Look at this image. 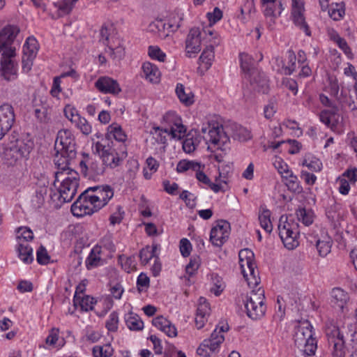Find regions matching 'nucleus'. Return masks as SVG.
Segmentation results:
<instances>
[{
	"label": "nucleus",
	"instance_id": "f257e3e1",
	"mask_svg": "<svg viewBox=\"0 0 357 357\" xmlns=\"http://www.w3.org/2000/svg\"><path fill=\"white\" fill-rule=\"evenodd\" d=\"M113 197V189L108 185L88 188L73 204L71 212L77 217L92 215L105 206Z\"/></svg>",
	"mask_w": 357,
	"mask_h": 357
},
{
	"label": "nucleus",
	"instance_id": "f03ea898",
	"mask_svg": "<svg viewBox=\"0 0 357 357\" xmlns=\"http://www.w3.org/2000/svg\"><path fill=\"white\" fill-rule=\"evenodd\" d=\"M202 132L207 144V149L214 153L216 161L223 160L225 152L229 148V137L224 130L223 126L219 122L211 120L202 126Z\"/></svg>",
	"mask_w": 357,
	"mask_h": 357
},
{
	"label": "nucleus",
	"instance_id": "7ed1b4c3",
	"mask_svg": "<svg viewBox=\"0 0 357 357\" xmlns=\"http://www.w3.org/2000/svg\"><path fill=\"white\" fill-rule=\"evenodd\" d=\"M79 185V174L73 169H63L55 174L53 186L58 191L61 203L70 202L75 196Z\"/></svg>",
	"mask_w": 357,
	"mask_h": 357
},
{
	"label": "nucleus",
	"instance_id": "20e7f679",
	"mask_svg": "<svg viewBox=\"0 0 357 357\" xmlns=\"http://www.w3.org/2000/svg\"><path fill=\"white\" fill-rule=\"evenodd\" d=\"M278 231L280 238L287 250H292L299 245L298 224L292 217L282 215L279 220Z\"/></svg>",
	"mask_w": 357,
	"mask_h": 357
},
{
	"label": "nucleus",
	"instance_id": "39448f33",
	"mask_svg": "<svg viewBox=\"0 0 357 357\" xmlns=\"http://www.w3.org/2000/svg\"><path fill=\"white\" fill-rule=\"evenodd\" d=\"M319 100L324 107L328 108L319 113L320 121L333 132L342 133V117L338 113L335 102L324 93L319 94Z\"/></svg>",
	"mask_w": 357,
	"mask_h": 357
},
{
	"label": "nucleus",
	"instance_id": "423d86ee",
	"mask_svg": "<svg viewBox=\"0 0 357 357\" xmlns=\"http://www.w3.org/2000/svg\"><path fill=\"white\" fill-rule=\"evenodd\" d=\"M239 268L245 280L250 288L257 287L260 279L258 277V271L254 261V253L250 249L241 250L238 253Z\"/></svg>",
	"mask_w": 357,
	"mask_h": 357
},
{
	"label": "nucleus",
	"instance_id": "0eeeda50",
	"mask_svg": "<svg viewBox=\"0 0 357 357\" xmlns=\"http://www.w3.org/2000/svg\"><path fill=\"white\" fill-rule=\"evenodd\" d=\"M294 342L298 348L307 356L315 353L317 341L313 337L312 326L308 321L299 323L296 328Z\"/></svg>",
	"mask_w": 357,
	"mask_h": 357
},
{
	"label": "nucleus",
	"instance_id": "6e6552de",
	"mask_svg": "<svg viewBox=\"0 0 357 357\" xmlns=\"http://www.w3.org/2000/svg\"><path fill=\"white\" fill-rule=\"evenodd\" d=\"M264 290L261 287L252 289L243 299L247 315L252 319H259L266 313Z\"/></svg>",
	"mask_w": 357,
	"mask_h": 357
},
{
	"label": "nucleus",
	"instance_id": "1a4fd4ad",
	"mask_svg": "<svg viewBox=\"0 0 357 357\" xmlns=\"http://www.w3.org/2000/svg\"><path fill=\"white\" fill-rule=\"evenodd\" d=\"M92 150L101 158L105 165L111 168L118 167L126 157V153L123 149L117 150L114 147L106 146L101 142H94Z\"/></svg>",
	"mask_w": 357,
	"mask_h": 357
},
{
	"label": "nucleus",
	"instance_id": "9d476101",
	"mask_svg": "<svg viewBox=\"0 0 357 357\" xmlns=\"http://www.w3.org/2000/svg\"><path fill=\"white\" fill-rule=\"evenodd\" d=\"M204 33L208 43L199 56V68L206 71L211 68L214 61V46L218 45L221 40L219 34L213 29H206Z\"/></svg>",
	"mask_w": 357,
	"mask_h": 357
},
{
	"label": "nucleus",
	"instance_id": "9b49d317",
	"mask_svg": "<svg viewBox=\"0 0 357 357\" xmlns=\"http://www.w3.org/2000/svg\"><path fill=\"white\" fill-rule=\"evenodd\" d=\"M161 124L174 139H181L185 135L186 127L181 116L175 111L169 110L165 112L162 116Z\"/></svg>",
	"mask_w": 357,
	"mask_h": 357
},
{
	"label": "nucleus",
	"instance_id": "f8f14e48",
	"mask_svg": "<svg viewBox=\"0 0 357 357\" xmlns=\"http://www.w3.org/2000/svg\"><path fill=\"white\" fill-rule=\"evenodd\" d=\"M205 28L203 31L199 27H193L190 29L185 42V54L188 57H194L201 50L202 43H208L206 36L204 33Z\"/></svg>",
	"mask_w": 357,
	"mask_h": 357
},
{
	"label": "nucleus",
	"instance_id": "ddd939ff",
	"mask_svg": "<svg viewBox=\"0 0 357 357\" xmlns=\"http://www.w3.org/2000/svg\"><path fill=\"white\" fill-rule=\"evenodd\" d=\"M328 341L331 347V357H345L344 338L336 326H328L326 331Z\"/></svg>",
	"mask_w": 357,
	"mask_h": 357
},
{
	"label": "nucleus",
	"instance_id": "4468645a",
	"mask_svg": "<svg viewBox=\"0 0 357 357\" xmlns=\"http://www.w3.org/2000/svg\"><path fill=\"white\" fill-rule=\"evenodd\" d=\"M230 233V224L226 220H218L212 225L209 241L215 247H221L229 239Z\"/></svg>",
	"mask_w": 357,
	"mask_h": 357
},
{
	"label": "nucleus",
	"instance_id": "2eb2a0df",
	"mask_svg": "<svg viewBox=\"0 0 357 357\" xmlns=\"http://www.w3.org/2000/svg\"><path fill=\"white\" fill-rule=\"evenodd\" d=\"M305 6L303 0H291V17L294 24L306 36H310L311 31L305 17Z\"/></svg>",
	"mask_w": 357,
	"mask_h": 357
},
{
	"label": "nucleus",
	"instance_id": "dca6fc26",
	"mask_svg": "<svg viewBox=\"0 0 357 357\" xmlns=\"http://www.w3.org/2000/svg\"><path fill=\"white\" fill-rule=\"evenodd\" d=\"M224 340V335H217L216 333H212L210 337L204 340L199 345L197 354L202 357H210L219 351Z\"/></svg>",
	"mask_w": 357,
	"mask_h": 357
},
{
	"label": "nucleus",
	"instance_id": "f3484780",
	"mask_svg": "<svg viewBox=\"0 0 357 357\" xmlns=\"http://www.w3.org/2000/svg\"><path fill=\"white\" fill-rule=\"evenodd\" d=\"M20 29L14 26H6L0 31V52L8 54L10 50L15 52V48L11 46Z\"/></svg>",
	"mask_w": 357,
	"mask_h": 357
},
{
	"label": "nucleus",
	"instance_id": "a211bd4d",
	"mask_svg": "<svg viewBox=\"0 0 357 357\" xmlns=\"http://www.w3.org/2000/svg\"><path fill=\"white\" fill-rule=\"evenodd\" d=\"M75 146V137L70 130L61 129L60 130L56 136L55 141V148L57 151L61 152H72L74 150Z\"/></svg>",
	"mask_w": 357,
	"mask_h": 357
},
{
	"label": "nucleus",
	"instance_id": "6ab92c4d",
	"mask_svg": "<svg viewBox=\"0 0 357 357\" xmlns=\"http://www.w3.org/2000/svg\"><path fill=\"white\" fill-rule=\"evenodd\" d=\"M39 50V44L33 36H29L24 44V71L29 70Z\"/></svg>",
	"mask_w": 357,
	"mask_h": 357
},
{
	"label": "nucleus",
	"instance_id": "aec40b11",
	"mask_svg": "<svg viewBox=\"0 0 357 357\" xmlns=\"http://www.w3.org/2000/svg\"><path fill=\"white\" fill-rule=\"evenodd\" d=\"M15 122V114L11 105L0 107V139L10 130Z\"/></svg>",
	"mask_w": 357,
	"mask_h": 357
},
{
	"label": "nucleus",
	"instance_id": "412c9836",
	"mask_svg": "<svg viewBox=\"0 0 357 357\" xmlns=\"http://www.w3.org/2000/svg\"><path fill=\"white\" fill-rule=\"evenodd\" d=\"M313 240H310L312 243H314L317 252L321 257H326L331 250L333 241L326 230L321 229L319 234H317Z\"/></svg>",
	"mask_w": 357,
	"mask_h": 357
},
{
	"label": "nucleus",
	"instance_id": "4be33fe9",
	"mask_svg": "<svg viewBox=\"0 0 357 357\" xmlns=\"http://www.w3.org/2000/svg\"><path fill=\"white\" fill-rule=\"evenodd\" d=\"M241 62V68L245 75V79L250 78L257 72L259 71L256 67L255 64L262 60L263 56L260 53L253 58L251 55L247 53H241L239 54Z\"/></svg>",
	"mask_w": 357,
	"mask_h": 357
},
{
	"label": "nucleus",
	"instance_id": "5701e85b",
	"mask_svg": "<svg viewBox=\"0 0 357 357\" xmlns=\"http://www.w3.org/2000/svg\"><path fill=\"white\" fill-rule=\"evenodd\" d=\"M96 88L105 94L117 96L121 92V88L119 82L108 76L100 77L95 82Z\"/></svg>",
	"mask_w": 357,
	"mask_h": 357
},
{
	"label": "nucleus",
	"instance_id": "b1692460",
	"mask_svg": "<svg viewBox=\"0 0 357 357\" xmlns=\"http://www.w3.org/2000/svg\"><path fill=\"white\" fill-rule=\"evenodd\" d=\"M262 11L266 17L275 19L284 10L283 0H261Z\"/></svg>",
	"mask_w": 357,
	"mask_h": 357
},
{
	"label": "nucleus",
	"instance_id": "393cba45",
	"mask_svg": "<svg viewBox=\"0 0 357 357\" xmlns=\"http://www.w3.org/2000/svg\"><path fill=\"white\" fill-rule=\"evenodd\" d=\"M15 56V52L10 50V53H3L1 59V72L6 79H10L12 76L16 74V66L13 58Z\"/></svg>",
	"mask_w": 357,
	"mask_h": 357
},
{
	"label": "nucleus",
	"instance_id": "a878e982",
	"mask_svg": "<svg viewBox=\"0 0 357 357\" xmlns=\"http://www.w3.org/2000/svg\"><path fill=\"white\" fill-rule=\"evenodd\" d=\"M109 259L98 248L93 246L86 258L85 266L88 270H91L105 265Z\"/></svg>",
	"mask_w": 357,
	"mask_h": 357
},
{
	"label": "nucleus",
	"instance_id": "bb28decb",
	"mask_svg": "<svg viewBox=\"0 0 357 357\" xmlns=\"http://www.w3.org/2000/svg\"><path fill=\"white\" fill-rule=\"evenodd\" d=\"M211 308L209 303L205 298L201 297L198 301V307L195 316V325L198 329L204 327L210 314Z\"/></svg>",
	"mask_w": 357,
	"mask_h": 357
},
{
	"label": "nucleus",
	"instance_id": "cd10ccee",
	"mask_svg": "<svg viewBox=\"0 0 357 357\" xmlns=\"http://www.w3.org/2000/svg\"><path fill=\"white\" fill-rule=\"evenodd\" d=\"M142 76L147 82L158 84L161 79V72L158 67L149 61H146L142 66Z\"/></svg>",
	"mask_w": 357,
	"mask_h": 357
},
{
	"label": "nucleus",
	"instance_id": "c85d7f7f",
	"mask_svg": "<svg viewBox=\"0 0 357 357\" xmlns=\"http://www.w3.org/2000/svg\"><path fill=\"white\" fill-rule=\"evenodd\" d=\"M247 79L250 81L253 89L262 93H267L268 92V80L264 73L258 71Z\"/></svg>",
	"mask_w": 357,
	"mask_h": 357
},
{
	"label": "nucleus",
	"instance_id": "c756f323",
	"mask_svg": "<svg viewBox=\"0 0 357 357\" xmlns=\"http://www.w3.org/2000/svg\"><path fill=\"white\" fill-rule=\"evenodd\" d=\"M153 325L158 329L162 331L168 337H174L177 335V329L170 321L162 316L154 318L152 321Z\"/></svg>",
	"mask_w": 357,
	"mask_h": 357
},
{
	"label": "nucleus",
	"instance_id": "7c9ffc66",
	"mask_svg": "<svg viewBox=\"0 0 357 357\" xmlns=\"http://www.w3.org/2000/svg\"><path fill=\"white\" fill-rule=\"evenodd\" d=\"M148 29L160 39L166 38L171 32H174L169 26L168 22L162 20H155L152 22L149 25Z\"/></svg>",
	"mask_w": 357,
	"mask_h": 357
},
{
	"label": "nucleus",
	"instance_id": "2f4dec72",
	"mask_svg": "<svg viewBox=\"0 0 357 357\" xmlns=\"http://www.w3.org/2000/svg\"><path fill=\"white\" fill-rule=\"evenodd\" d=\"M106 53L114 61H120L124 57V47L119 38H112V43H107Z\"/></svg>",
	"mask_w": 357,
	"mask_h": 357
},
{
	"label": "nucleus",
	"instance_id": "473e14b6",
	"mask_svg": "<svg viewBox=\"0 0 357 357\" xmlns=\"http://www.w3.org/2000/svg\"><path fill=\"white\" fill-rule=\"evenodd\" d=\"M22 158L21 147L13 144L5 148L3 152V158L8 165H15Z\"/></svg>",
	"mask_w": 357,
	"mask_h": 357
},
{
	"label": "nucleus",
	"instance_id": "72a5a7b5",
	"mask_svg": "<svg viewBox=\"0 0 357 357\" xmlns=\"http://www.w3.org/2000/svg\"><path fill=\"white\" fill-rule=\"evenodd\" d=\"M109 259L113 257L116 251V245L111 234H106L95 245Z\"/></svg>",
	"mask_w": 357,
	"mask_h": 357
},
{
	"label": "nucleus",
	"instance_id": "f704fd0d",
	"mask_svg": "<svg viewBox=\"0 0 357 357\" xmlns=\"http://www.w3.org/2000/svg\"><path fill=\"white\" fill-rule=\"evenodd\" d=\"M66 344L64 338L59 335L57 328H52L45 339V348L47 349H60Z\"/></svg>",
	"mask_w": 357,
	"mask_h": 357
},
{
	"label": "nucleus",
	"instance_id": "c9c22d12",
	"mask_svg": "<svg viewBox=\"0 0 357 357\" xmlns=\"http://www.w3.org/2000/svg\"><path fill=\"white\" fill-rule=\"evenodd\" d=\"M175 92L181 103L189 107L195 102V96L190 89L185 88L182 84L178 83L176 86Z\"/></svg>",
	"mask_w": 357,
	"mask_h": 357
},
{
	"label": "nucleus",
	"instance_id": "e433bc0d",
	"mask_svg": "<svg viewBox=\"0 0 357 357\" xmlns=\"http://www.w3.org/2000/svg\"><path fill=\"white\" fill-rule=\"evenodd\" d=\"M337 100L344 107H347L349 109L354 110L357 109V94L351 96L350 90L346 87L342 86L340 96Z\"/></svg>",
	"mask_w": 357,
	"mask_h": 357
},
{
	"label": "nucleus",
	"instance_id": "4c0bfd02",
	"mask_svg": "<svg viewBox=\"0 0 357 357\" xmlns=\"http://www.w3.org/2000/svg\"><path fill=\"white\" fill-rule=\"evenodd\" d=\"M82 172L89 178L91 177L92 174H100L102 173V169L99 164L93 161L89 155L84 157L79 163Z\"/></svg>",
	"mask_w": 357,
	"mask_h": 357
},
{
	"label": "nucleus",
	"instance_id": "58836bf2",
	"mask_svg": "<svg viewBox=\"0 0 357 357\" xmlns=\"http://www.w3.org/2000/svg\"><path fill=\"white\" fill-rule=\"evenodd\" d=\"M106 137L109 139H114L120 142H124L127 139L126 132L117 123H112L107 127Z\"/></svg>",
	"mask_w": 357,
	"mask_h": 357
},
{
	"label": "nucleus",
	"instance_id": "ea45409f",
	"mask_svg": "<svg viewBox=\"0 0 357 357\" xmlns=\"http://www.w3.org/2000/svg\"><path fill=\"white\" fill-rule=\"evenodd\" d=\"M331 301L333 305L342 310L344 309L349 300L347 293L340 288L333 289L331 291Z\"/></svg>",
	"mask_w": 357,
	"mask_h": 357
},
{
	"label": "nucleus",
	"instance_id": "a19ab883",
	"mask_svg": "<svg viewBox=\"0 0 357 357\" xmlns=\"http://www.w3.org/2000/svg\"><path fill=\"white\" fill-rule=\"evenodd\" d=\"M97 301L94 298L82 295V296L73 298L74 305L76 308H79L82 311H89L93 309L94 305L97 303Z\"/></svg>",
	"mask_w": 357,
	"mask_h": 357
},
{
	"label": "nucleus",
	"instance_id": "79ce46f5",
	"mask_svg": "<svg viewBox=\"0 0 357 357\" xmlns=\"http://www.w3.org/2000/svg\"><path fill=\"white\" fill-rule=\"evenodd\" d=\"M204 167L196 170L195 177L197 181L203 185L204 188H210L214 192L217 193L221 190V185L218 183H213L208 176L203 172Z\"/></svg>",
	"mask_w": 357,
	"mask_h": 357
},
{
	"label": "nucleus",
	"instance_id": "37998d69",
	"mask_svg": "<svg viewBox=\"0 0 357 357\" xmlns=\"http://www.w3.org/2000/svg\"><path fill=\"white\" fill-rule=\"evenodd\" d=\"M282 180L290 191L299 193L303 188L300 181L292 170L282 177Z\"/></svg>",
	"mask_w": 357,
	"mask_h": 357
},
{
	"label": "nucleus",
	"instance_id": "c03bdc74",
	"mask_svg": "<svg viewBox=\"0 0 357 357\" xmlns=\"http://www.w3.org/2000/svg\"><path fill=\"white\" fill-rule=\"evenodd\" d=\"M204 167V165L195 160H181L176 165V172L179 174L188 171L195 172Z\"/></svg>",
	"mask_w": 357,
	"mask_h": 357
},
{
	"label": "nucleus",
	"instance_id": "a18cd8bd",
	"mask_svg": "<svg viewBox=\"0 0 357 357\" xmlns=\"http://www.w3.org/2000/svg\"><path fill=\"white\" fill-rule=\"evenodd\" d=\"M302 165L315 172H319L323 169L321 161L318 158L311 154L305 155L302 161Z\"/></svg>",
	"mask_w": 357,
	"mask_h": 357
},
{
	"label": "nucleus",
	"instance_id": "49530a36",
	"mask_svg": "<svg viewBox=\"0 0 357 357\" xmlns=\"http://www.w3.org/2000/svg\"><path fill=\"white\" fill-rule=\"evenodd\" d=\"M78 0H59L54 3V7L57 9V15L59 17H63L69 14L75 3Z\"/></svg>",
	"mask_w": 357,
	"mask_h": 357
},
{
	"label": "nucleus",
	"instance_id": "de8ad7c7",
	"mask_svg": "<svg viewBox=\"0 0 357 357\" xmlns=\"http://www.w3.org/2000/svg\"><path fill=\"white\" fill-rule=\"evenodd\" d=\"M125 321L126 326L131 331H140L144 328V322L137 314L133 312L127 313L125 315Z\"/></svg>",
	"mask_w": 357,
	"mask_h": 357
},
{
	"label": "nucleus",
	"instance_id": "09e8293b",
	"mask_svg": "<svg viewBox=\"0 0 357 357\" xmlns=\"http://www.w3.org/2000/svg\"><path fill=\"white\" fill-rule=\"evenodd\" d=\"M324 91L331 96H334L336 99L337 98L340 92L338 79L335 76H328L324 84Z\"/></svg>",
	"mask_w": 357,
	"mask_h": 357
},
{
	"label": "nucleus",
	"instance_id": "8fccbe9b",
	"mask_svg": "<svg viewBox=\"0 0 357 357\" xmlns=\"http://www.w3.org/2000/svg\"><path fill=\"white\" fill-rule=\"evenodd\" d=\"M271 214V211L266 208H261L259 211V221L260 225L267 233H271L273 230Z\"/></svg>",
	"mask_w": 357,
	"mask_h": 357
},
{
	"label": "nucleus",
	"instance_id": "3c124183",
	"mask_svg": "<svg viewBox=\"0 0 357 357\" xmlns=\"http://www.w3.org/2000/svg\"><path fill=\"white\" fill-rule=\"evenodd\" d=\"M328 13L333 20H340L345 14L344 4L343 3H333L328 7Z\"/></svg>",
	"mask_w": 357,
	"mask_h": 357
},
{
	"label": "nucleus",
	"instance_id": "603ef678",
	"mask_svg": "<svg viewBox=\"0 0 357 357\" xmlns=\"http://www.w3.org/2000/svg\"><path fill=\"white\" fill-rule=\"evenodd\" d=\"M296 215L298 220L305 226H309L314 222V213L311 209H307L305 208H298L296 211Z\"/></svg>",
	"mask_w": 357,
	"mask_h": 357
},
{
	"label": "nucleus",
	"instance_id": "864d4df0",
	"mask_svg": "<svg viewBox=\"0 0 357 357\" xmlns=\"http://www.w3.org/2000/svg\"><path fill=\"white\" fill-rule=\"evenodd\" d=\"M211 291L215 296H220L225 288V283L222 278L215 273L211 275Z\"/></svg>",
	"mask_w": 357,
	"mask_h": 357
},
{
	"label": "nucleus",
	"instance_id": "5fc2aeb1",
	"mask_svg": "<svg viewBox=\"0 0 357 357\" xmlns=\"http://www.w3.org/2000/svg\"><path fill=\"white\" fill-rule=\"evenodd\" d=\"M151 135L153 139L158 144H165L167 136L171 135L170 132L167 130L163 126L162 128L154 126L151 130Z\"/></svg>",
	"mask_w": 357,
	"mask_h": 357
},
{
	"label": "nucleus",
	"instance_id": "6e6d98bb",
	"mask_svg": "<svg viewBox=\"0 0 357 357\" xmlns=\"http://www.w3.org/2000/svg\"><path fill=\"white\" fill-rule=\"evenodd\" d=\"M93 357H111L114 354V349L110 344L96 345L92 349Z\"/></svg>",
	"mask_w": 357,
	"mask_h": 357
},
{
	"label": "nucleus",
	"instance_id": "4d7b16f0",
	"mask_svg": "<svg viewBox=\"0 0 357 357\" xmlns=\"http://www.w3.org/2000/svg\"><path fill=\"white\" fill-rule=\"evenodd\" d=\"M184 15V12L181 10H176L172 14L169 22H167L172 31H176L181 26Z\"/></svg>",
	"mask_w": 357,
	"mask_h": 357
},
{
	"label": "nucleus",
	"instance_id": "13d9d810",
	"mask_svg": "<svg viewBox=\"0 0 357 357\" xmlns=\"http://www.w3.org/2000/svg\"><path fill=\"white\" fill-rule=\"evenodd\" d=\"M272 163L281 178L291 171L287 163L279 156H275L272 159Z\"/></svg>",
	"mask_w": 357,
	"mask_h": 357
},
{
	"label": "nucleus",
	"instance_id": "bf43d9fd",
	"mask_svg": "<svg viewBox=\"0 0 357 357\" xmlns=\"http://www.w3.org/2000/svg\"><path fill=\"white\" fill-rule=\"evenodd\" d=\"M119 262L122 266V268L127 273H130L131 271L136 270L137 263L135 258L133 256H120Z\"/></svg>",
	"mask_w": 357,
	"mask_h": 357
},
{
	"label": "nucleus",
	"instance_id": "052dcab7",
	"mask_svg": "<svg viewBox=\"0 0 357 357\" xmlns=\"http://www.w3.org/2000/svg\"><path fill=\"white\" fill-rule=\"evenodd\" d=\"M158 162L153 157H149L146 161V167L144 168V177L149 179L152 174L158 170Z\"/></svg>",
	"mask_w": 357,
	"mask_h": 357
},
{
	"label": "nucleus",
	"instance_id": "680f3d73",
	"mask_svg": "<svg viewBox=\"0 0 357 357\" xmlns=\"http://www.w3.org/2000/svg\"><path fill=\"white\" fill-rule=\"evenodd\" d=\"M287 62L282 68V71L285 75H291L296 69V56L293 52L289 51L287 52Z\"/></svg>",
	"mask_w": 357,
	"mask_h": 357
},
{
	"label": "nucleus",
	"instance_id": "e2e57ef3",
	"mask_svg": "<svg viewBox=\"0 0 357 357\" xmlns=\"http://www.w3.org/2000/svg\"><path fill=\"white\" fill-rule=\"evenodd\" d=\"M73 124L83 135H89L92 132L91 124L83 116H80Z\"/></svg>",
	"mask_w": 357,
	"mask_h": 357
},
{
	"label": "nucleus",
	"instance_id": "0e129e2a",
	"mask_svg": "<svg viewBox=\"0 0 357 357\" xmlns=\"http://www.w3.org/2000/svg\"><path fill=\"white\" fill-rule=\"evenodd\" d=\"M148 55L153 60L164 62L166 60V54L157 45H151L148 47Z\"/></svg>",
	"mask_w": 357,
	"mask_h": 357
},
{
	"label": "nucleus",
	"instance_id": "69168bd1",
	"mask_svg": "<svg viewBox=\"0 0 357 357\" xmlns=\"http://www.w3.org/2000/svg\"><path fill=\"white\" fill-rule=\"evenodd\" d=\"M199 139L197 137L188 135L183 142V149L186 153L194 152L199 145Z\"/></svg>",
	"mask_w": 357,
	"mask_h": 357
},
{
	"label": "nucleus",
	"instance_id": "338daca9",
	"mask_svg": "<svg viewBox=\"0 0 357 357\" xmlns=\"http://www.w3.org/2000/svg\"><path fill=\"white\" fill-rule=\"evenodd\" d=\"M206 18L208 21L209 28L218 22L223 17L222 11L218 7H215L212 11L206 13Z\"/></svg>",
	"mask_w": 357,
	"mask_h": 357
},
{
	"label": "nucleus",
	"instance_id": "774afa93",
	"mask_svg": "<svg viewBox=\"0 0 357 357\" xmlns=\"http://www.w3.org/2000/svg\"><path fill=\"white\" fill-rule=\"evenodd\" d=\"M64 116L68 119L72 123L80 116L77 109L73 105H66L63 109Z\"/></svg>",
	"mask_w": 357,
	"mask_h": 357
}]
</instances>
